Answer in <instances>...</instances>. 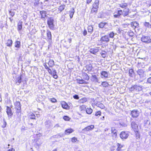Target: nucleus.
Returning <instances> with one entry per match:
<instances>
[{
    "instance_id": "a18cd8bd",
    "label": "nucleus",
    "mask_w": 151,
    "mask_h": 151,
    "mask_svg": "<svg viewBox=\"0 0 151 151\" xmlns=\"http://www.w3.org/2000/svg\"><path fill=\"white\" fill-rule=\"evenodd\" d=\"M86 109V107L85 105L81 106L79 107V110L81 111H84Z\"/></svg>"
},
{
    "instance_id": "0e129e2a",
    "label": "nucleus",
    "mask_w": 151,
    "mask_h": 151,
    "mask_svg": "<svg viewBox=\"0 0 151 151\" xmlns=\"http://www.w3.org/2000/svg\"><path fill=\"white\" fill-rule=\"evenodd\" d=\"M57 73L56 70L55 69H53L52 72V74L53 75L54 74H56Z\"/></svg>"
},
{
    "instance_id": "20e7f679",
    "label": "nucleus",
    "mask_w": 151,
    "mask_h": 151,
    "mask_svg": "<svg viewBox=\"0 0 151 151\" xmlns=\"http://www.w3.org/2000/svg\"><path fill=\"white\" fill-rule=\"evenodd\" d=\"M141 41L145 43H149L151 42V39L149 37L143 36L141 38Z\"/></svg>"
},
{
    "instance_id": "bf43d9fd",
    "label": "nucleus",
    "mask_w": 151,
    "mask_h": 151,
    "mask_svg": "<svg viewBox=\"0 0 151 151\" xmlns=\"http://www.w3.org/2000/svg\"><path fill=\"white\" fill-rule=\"evenodd\" d=\"M45 33V31L44 30L43 32H42V37L44 39H46V37L44 35Z\"/></svg>"
},
{
    "instance_id": "de8ad7c7",
    "label": "nucleus",
    "mask_w": 151,
    "mask_h": 151,
    "mask_svg": "<svg viewBox=\"0 0 151 151\" xmlns=\"http://www.w3.org/2000/svg\"><path fill=\"white\" fill-rule=\"evenodd\" d=\"M63 119L65 121H69L70 118L68 116H65L63 117Z\"/></svg>"
},
{
    "instance_id": "2f4dec72",
    "label": "nucleus",
    "mask_w": 151,
    "mask_h": 151,
    "mask_svg": "<svg viewBox=\"0 0 151 151\" xmlns=\"http://www.w3.org/2000/svg\"><path fill=\"white\" fill-rule=\"evenodd\" d=\"M87 101V99L86 98H83L79 100L78 102L80 103H84Z\"/></svg>"
},
{
    "instance_id": "bb28decb",
    "label": "nucleus",
    "mask_w": 151,
    "mask_h": 151,
    "mask_svg": "<svg viewBox=\"0 0 151 151\" xmlns=\"http://www.w3.org/2000/svg\"><path fill=\"white\" fill-rule=\"evenodd\" d=\"M119 6L120 7L122 8H124V9L125 8H127V4L126 3H122L121 4H119Z\"/></svg>"
},
{
    "instance_id": "4be33fe9",
    "label": "nucleus",
    "mask_w": 151,
    "mask_h": 151,
    "mask_svg": "<svg viewBox=\"0 0 151 151\" xmlns=\"http://www.w3.org/2000/svg\"><path fill=\"white\" fill-rule=\"evenodd\" d=\"M73 132H74V130L73 129L69 128L65 130V134L68 135L72 133Z\"/></svg>"
},
{
    "instance_id": "c9c22d12",
    "label": "nucleus",
    "mask_w": 151,
    "mask_h": 151,
    "mask_svg": "<svg viewBox=\"0 0 151 151\" xmlns=\"http://www.w3.org/2000/svg\"><path fill=\"white\" fill-rule=\"evenodd\" d=\"M50 67H52L54 65V62L53 60L50 59L48 63Z\"/></svg>"
},
{
    "instance_id": "393cba45",
    "label": "nucleus",
    "mask_w": 151,
    "mask_h": 151,
    "mask_svg": "<svg viewBox=\"0 0 151 151\" xmlns=\"http://www.w3.org/2000/svg\"><path fill=\"white\" fill-rule=\"evenodd\" d=\"M88 32L90 34H92L93 31V27L92 26H88L87 27Z\"/></svg>"
},
{
    "instance_id": "c85d7f7f",
    "label": "nucleus",
    "mask_w": 151,
    "mask_h": 151,
    "mask_svg": "<svg viewBox=\"0 0 151 151\" xmlns=\"http://www.w3.org/2000/svg\"><path fill=\"white\" fill-rule=\"evenodd\" d=\"M74 12L75 11L74 9H71L70 10L69 12V16L71 19L73 17V16L74 14Z\"/></svg>"
},
{
    "instance_id": "37998d69",
    "label": "nucleus",
    "mask_w": 151,
    "mask_h": 151,
    "mask_svg": "<svg viewBox=\"0 0 151 151\" xmlns=\"http://www.w3.org/2000/svg\"><path fill=\"white\" fill-rule=\"evenodd\" d=\"M86 68L87 69V70L89 71H91L92 69V67L91 65L90 64L88 65H87L86 66Z\"/></svg>"
},
{
    "instance_id": "4d7b16f0",
    "label": "nucleus",
    "mask_w": 151,
    "mask_h": 151,
    "mask_svg": "<svg viewBox=\"0 0 151 151\" xmlns=\"http://www.w3.org/2000/svg\"><path fill=\"white\" fill-rule=\"evenodd\" d=\"M73 98L75 99H79L78 96L76 94H75L73 96Z\"/></svg>"
},
{
    "instance_id": "39448f33",
    "label": "nucleus",
    "mask_w": 151,
    "mask_h": 151,
    "mask_svg": "<svg viewBox=\"0 0 151 151\" xmlns=\"http://www.w3.org/2000/svg\"><path fill=\"white\" fill-rule=\"evenodd\" d=\"M111 133L112 134V139H114L116 138L117 137V130L115 129V128L114 127H113L111 128Z\"/></svg>"
},
{
    "instance_id": "b1692460",
    "label": "nucleus",
    "mask_w": 151,
    "mask_h": 151,
    "mask_svg": "<svg viewBox=\"0 0 151 151\" xmlns=\"http://www.w3.org/2000/svg\"><path fill=\"white\" fill-rule=\"evenodd\" d=\"M22 28V24L19 22L18 24V30L19 33L20 34H22L21 29Z\"/></svg>"
},
{
    "instance_id": "f8f14e48",
    "label": "nucleus",
    "mask_w": 151,
    "mask_h": 151,
    "mask_svg": "<svg viewBox=\"0 0 151 151\" xmlns=\"http://www.w3.org/2000/svg\"><path fill=\"white\" fill-rule=\"evenodd\" d=\"M47 40L50 42L52 40V35L51 32L47 30L46 32Z\"/></svg>"
},
{
    "instance_id": "e433bc0d",
    "label": "nucleus",
    "mask_w": 151,
    "mask_h": 151,
    "mask_svg": "<svg viewBox=\"0 0 151 151\" xmlns=\"http://www.w3.org/2000/svg\"><path fill=\"white\" fill-rule=\"evenodd\" d=\"M131 25L132 26L134 27H137L138 26L139 24L136 22H133L131 23Z\"/></svg>"
},
{
    "instance_id": "1a4fd4ad",
    "label": "nucleus",
    "mask_w": 151,
    "mask_h": 151,
    "mask_svg": "<svg viewBox=\"0 0 151 151\" xmlns=\"http://www.w3.org/2000/svg\"><path fill=\"white\" fill-rule=\"evenodd\" d=\"M131 114L133 117H137L139 115L138 111L136 110H133L131 111Z\"/></svg>"
},
{
    "instance_id": "4468645a",
    "label": "nucleus",
    "mask_w": 151,
    "mask_h": 151,
    "mask_svg": "<svg viewBox=\"0 0 151 151\" xmlns=\"http://www.w3.org/2000/svg\"><path fill=\"white\" fill-rule=\"evenodd\" d=\"M15 108L18 111V112H20L21 110L20 104L19 102H16L15 103Z\"/></svg>"
},
{
    "instance_id": "f3484780",
    "label": "nucleus",
    "mask_w": 151,
    "mask_h": 151,
    "mask_svg": "<svg viewBox=\"0 0 151 151\" xmlns=\"http://www.w3.org/2000/svg\"><path fill=\"white\" fill-rule=\"evenodd\" d=\"M99 51V49L97 48H90L89 52L90 53L93 54H95Z\"/></svg>"
},
{
    "instance_id": "a878e982",
    "label": "nucleus",
    "mask_w": 151,
    "mask_h": 151,
    "mask_svg": "<svg viewBox=\"0 0 151 151\" xmlns=\"http://www.w3.org/2000/svg\"><path fill=\"white\" fill-rule=\"evenodd\" d=\"M82 76L83 78L86 80H88L89 79V77L88 74L85 72L83 73H82Z\"/></svg>"
},
{
    "instance_id": "f03ea898",
    "label": "nucleus",
    "mask_w": 151,
    "mask_h": 151,
    "mask_svg": "<svg viewBox=\"0 0 151 151\" xmlns=\"http://www.w3.org/2000/svg\"><path fill=\"white\" fill-rule=\"evenodd\" d=\"M54 20L52 17L49 18L47 20V23L48 27L52 30H53L54 29Z\"/></svg>"
},
{
    "instance_id": "a211bd4d",
    "label": "nucleus",
    "mask_w": 151,
    "mask_h": 151,
    "mask_svg": "<svg viewBox=\"0 0 151 151\" xmlns=\"http://www.w3.org/2000/svg\"><path fill=\"white\" fill-rule=\"evenodd\" d=\"M122 10H118L116 14L114 15V17L115 18H119L121 15H122Z\"/></svg>"
},
{
    "instance_id": "7ed1b4c3",
    "label": "nucleus",
    "mask_w": 151,
    "mask_h": 151,
    "mask_svg": "<svg viewBox=\"0 0 151 151\" xmlns=\"http://www.w3.org/2000/svg\"><path fill=\"white\" fill-rule=\"evenodd\" d=\"M142 89V86L135 85H133L131 87L129 88V90L131 91H141Z\"/></svg>"
},
{
    "instance_id": "412c9836",
    "label": "nucleus",
    "mask_w": 151,
    "mask_h": 151,
    "mask_svg": "<svg viewBox=\"0 0 151 151\" xmlns=\"http://www.w3.org/2000/svg\"><path fill=\"white\" fill-rule=\"evenodd\" d=\"M46 127H51L52 124L50 120H47L45 123Z\"/></svg>"
},
{
    "instance_id": "c03bdc74",
    "label": "nucleus",
    "mask_w": 151,
    "mask_h": 151,
    "mask_svg": "<svg viewBox=\"0 0 151 151\" xmlns=\"http://www.w3.org/2000/svg\"><path fill=\"white\" fill-rule=\"evenodd\" d=\"M101 85L103 86V87H108L109 85V83L106 82L104 81L101 84Z\"/></svg>"
},
{
    "instance_id": "dca6fc26",
    "label": "nucleus",
    "mask_w": 151,
    "mask_h": 151,
    "mask_svg": "<svg viewBox=\"0 0 151 151\" xmlns=\"http://www.w3.org/2000/svg\"><path fill=\"white\" fill-rule=\"evenodd\" d=\"M91 80L95 83H100L99 82V79L95 75H93L92 76L91 78Z\"/></svg>"
},
{
    "instance_id": "09e8293b",
    "label": "nucleus",
    "mask_w": 151,
    "mask_h": 151,
    "mask_svg": "<svg viewBox=\"0 0 151 151\" xmlns=\"http://www.w3.org/2000/svg\"><path fill=\"white\" fill-rule=\"evenodd\" d=\"M114 33L113 32H110L109 34V35L110 37L111 38H113L114 37Z\"/></svg>"
},
{
    "instance_id": "aec40b11",
    "label": "nucleus",
    "mask_w": 151,
    "mask_h": 151,
    "mask_svg": "<svg viewBox=\"0 0 151 151\" xmlns=\"http://www.w3.org/2000/svg\"><path fill=\"white\" fill-rule=\"evenodd\" d=\"M76 81L79 84H82L87 83L86 82L81 78H77Z\"/></svg>"
},
{
    "instance_id": "f257e3e1",
    "label": "nucleus",
    "mask_w": 151,
    "mask_h": 151,
    "mask_svg": "<svg viewBox=\"0 0 151 151\" xmlns=\"http://www.w3.org/2000/svg\"><path fill=\"white\" fill-rule=\"evenodd\" d=\"M99 1L98 0H95L94 3L93 4L92 8L91 10L92 13L97 12L99 8Z\"/></svg>"
},
{
    "instance_id": "2eb2a0df",
    "label": "nucleus",
    "mask_w": 151,
    "mask_h": 151,
    "mask_svg": "<svg viewBox=\"0 0 151 151\" xmlns=\"http://www.w3.org/2000/svg\"><path fill=\"white\" fill-rule=\"evenodd\" d=\"M94 128V126L93 125H91L90 126H88L85 128L83 129V131H89V130H92Z\"/></svg>"
},
{
    "instance_id": "ddd939ff",
    "label": "nucleus",
    "mask_w": 151,
    "mask_h": 151,
    "mask_svg": "<svg viewBox=\"0 0 151 151\" xmlns=\"http://www.w3.org/2000/svg\"><path fill=\"white\" fill-rule=\"evenodd\" d=\"M101 76L102 78H103L104 77L105 78H107L108 76V73L104 71H101Z\"/></svg>"
},
{
    "instance_id": "f704fd0d",
    "label": "nucleus",
    "mask_w": 151,
    "mask_h": 151,
    "mask_svg": "<svg viewBox=\"0 0 151 151\" xmlns=\"http://www.w3.org/2000/svg\"><path fill=\"white\" fill-rule=\"evenodd\" d=\"M86 110V113L88 114H91L93 111L92 109L90 108H87Z\"/></svg>"
},
{
    "instance_id": "c756f323",
    "label": "nucleus",
    "mask_w": 151,
    "mask_h": 151,
    "mask_svg": "<svg viewBox=\"0 0 151 151\" xmlns=\"http://www.w3.org/2000/svg\"><path fill=\"white\" fill-rule=\"evenodd\" d=\"M6 46L8 47H11L12 46V41L11 40H8L6 43Z\"/></svg>"
},
{
    "instance_id": "603ef678",
    "label": "nucleus",
    "mask_w": 151,
    "mask_h": 151,
    "mask_svg": "<svg viewBox=\"0 0 151 151\" xmlns=\"http://www.w3.org/2000/svg\"><path fill=\"white\" fill-rule=\"evenodd\" d=\"M9 14L12 17H13L15 14L14 12L13 11H9Z\"/></svg>"
},
{
    "instance_id": "ea45409f",
    "label": "nucleus",
    "mask_w": 151,
    "mask_h": 151,
    "mask_svg": "<svg viewBox=\"0 0 151 151\" xmlns=\"http://www.w3.org/2000/svg\"><path fill=\"white\" fill-rule=\"evenodd\" d=\"M65 7V6L64 5H61L58 8V11H59V12H61L64 9Z\"/></svg>"
},
{
    "instance_id": "0eeeda50",
    "label": "nucleus",
    "mask_w": 151,
    "mask_h": 151,
    "mask_svg": "<svg viewBox=\"0 0 151 151\" xmlns=\"http://www.w3.org/2000/svg\"><path fill=\"white\" fill-rule=\"evenodd\" d=\"M101 42H109V36L107 35H105L102 36L100 40Z\"/></svg>"
},
{
    "instance_id": "49530a36",
    "label": "nucleus",
    "mask_w": 151,
    "mask_h": 151,
    "mask_svg": "<svg viewBox=\"0 0 151 151\" xmlns=\"http://www.w3.org/2000/svg\"><path fill=\"white\" fill-rule=\"evenodd\" d=\"M49 99L52 103H55L57 101V100L54 98H50Z\"/></svg>"
},
{
    "instance_id": "338daca9",
    "label": "nucleus",
    "mask_w": 151,
    "mask_h": 151,
    "mask_svg": "<svg viewBox=\"0 0 151 151\" xmlns=\"http://www.w3.org/2000/svg\"><path fill=\"white\" fill-rule=\"evenodd\" d=\"M136 136L137 138H140V136L139 133H137L136 134Z\"/></svg>"
},
{
    "instance_id": "6e6552de",
    "label": "nucleus",
    "mask_w": 151,
    "mask_h": 151,
    "mask_svg": "<svg viewBox=\"0 0 151 151\" xmlns=\"http://www.w3.org/2000/svg\"><path fill=\"white\" fill-rule=\"evenodd\" d=\"M132 127L135 132H137L138 127L137 124L134 122H132L131 123Z\"/></svg>"
},
{
    "instance_id": "774afa93",
    "label": "nucleus",
    "mask_w": 151,
    "mask_h": 151,
    "mask_svg": "<svg viewBox=\"0 0 151 151\" xmlns=\"http://www.w3.org/2000/svg\"><path fill=\"white\" fill-rule=\"evenodd\" d=\"M7 151H15V150L13 148H12L9 149Z\"/></svg>"
},
{
    "instance_id": "9b49d317",
    "label": "nucleus",
    "mask_w": 151,
    "mask_h": 151,
    "mask_svg": "<svg viewBox=\"0 0 151 151\" xmlns=\"http://www.w3.org/2000/svg\"><path fill=\"white\" fill-rule=\"evenodd\" d=\"M129 9L128 8H124L123 11L122 10V15L125 16L128 14Z\"/></svg>"
},
{
    "instance_id": "6e6d98bb",
    "label": "nucleus",
    "mask_w": 151,
    "mask_h": 151,
    "mask_svg": "<svg viewBox=\"0 0 151 151\" xmlns=\"http://www.w3.org/2000/svg\"><path fill=\"white\" fill-rule=\"evenodd\" d=\"M87 34V31L86 30L84 29V30L83 33V35L84 36H86Z\"/></svg>"
},
{
    "instance_id": "9d476101",
    "label": "nucleus",
    "mask_w": 151,
    "mask_h": 151,
    "mask_svg": "<svg viewBox=\"0 0 151 151\" xmlns=\"http://www.w3.org/2000/svg\"><path fill=\"white\" fill-rule=\"evenodd\" d=\"M6 112L9 117L10 116H11L13 115V113L12 112L11 109L9 106H7L6 107Z\"/></svg>"
},
{
    "instance_id": "423d86ee",
    "label": "nucleus",
    "mask_w": 151,
    "mask_h": 151,
    "mask_svg": "<svg viewBox=\"0 0 151 151\" xmlns=\"http://www.w3.org/2000/svg\"><path fill=\"white\" fill-rule=\"evenodd\" d=\"M129 135V134L128 132H122L120 134V138L122 139H127Z\"/></svg>"
},
{
    "instance_id": "8fccbe9b",
    "label": "nucleus",
    "mask_w": 151,
    "mask_h": 151,
    "mask_svg": "<svg viewBox=\"0 0 151 151\" xmlns=\"http://www.w3.org/2000/svg\"><path fill=\"white\" fill-rule=\"evenodd\" d=\"M4 123L3 125L2 126V128H5L6 127V121H5L4 119H3Z\"/></svg>"
},
{
    "instance_id": "473e14b6",
    "label": "nucleus",
    "mask_w": 151,
    "mask_h": 151,
    "mask_svg": "<svg viewBox=\"0 0 151 151\" xmlns=\"http://www.w3.org/2000/svg\"><path fill=\"white\" fill-rule=\"evenodd\" d=\"M116 146L117 147L116 149L117 151H119L121 150V148L123 147V145L117 143L116 144Z\"/></svg>"
},
{
    "instance_id": "13d9d810",
    "label": "nucleus",
    "mask_w": 151,
    "mask_h": 151,
    "mask_svg": "<svg viewBox=\"0 0 151 151\" xmlns=\"http://www.w3.org/2000/svg\"><path fill=\"white\" fill-rule=\"evenodd\" d=\"M101 113L100 111H99L97 112H96L95 114V116H100L101 115Z\"/></svg>"
},
{
    "instance_id": "72a5a7b5",
    "label": "nucleus",
    "mask_w": 151,
    "mask_h": 151,
    "mask_svg": "<svg viewBox=\"0 0 151 151\" xmlns=\"http://www.w3.org/2000/svg\"><path fill=\"white\" fill-rule=\"evenodd\" d=\"M137 73L140 76V77H141L142 76V75L144 73V71L142 70L139 69L137 71Z\"/></svg>"
},
{
    "instance_id": "5701e85b",
    "label": "nucleus",
    "mask_w": 151,
    "mask_h": 151,
    "mask_svg": "<svg viewBox=\"0 0 151 151\" xmlns=\"http://www.w3.org/2000/svg\"><path fill=\"white\" fill-rule=\"evenodd\" d=\"M62 107L64 109H67L68 107V104L64 101H62L61 103Z\"/></svg>"
},
{
    "instance_id": "58836bf2",
    "label": "nucleus",
    "mask_w": 151,
    "mask_h": 151,
    "mask_svg": "<svg viewBox=\"0 0 151 151\" xmlns=\"http://www.w3.org/2000/svg\"><path fill=\"white\" fill-rule=\"evenodd\" d=\"M107 52L104 51H102L101 52L100 54L101 55L102 57L103 58H105L106 57V55L107 54Z\"/></svg>"
},
{
    "instance_id": "a19ab883",
    "label": "nucleus",
    "mask_w": 151,
    "mask_h": 151,
    "mask_svg": "<svg viewBox=\"0 0 151 151\" xmlns=\"http://www.w3.org/2000/svg\"><path fill=\"white\" fill-rule=\"evenodd\" d=\"M129 76L130 77H133L134 74V70L133 69H129Z\"/></svg>"
},
{
    "instance_id": "79ce46f5",
    "label": "nucleus",
    "mask_w": 151,
    "mask_h": 151,
    "mask_svg": "<svg viewBox=\"0 0 151 151\" xmlns=\"http://www.w3.org/2000/svg\"><path fill=\"white\" fill-rule=\"evenodd\" d=\"M40 13L42 17L44 18L46 16V12L44 11H41Z\"/></svg>"
},
{
    "instance_id": "6ab92c4d",
    "label": "nucleus",
    "mask_w": 151,
    "mask_h": 151,
    "mask_svg": "<svg viewBox=\"0 0 151 151\" xmlns=\"http://www.w3.org/2000/svg\"><path fill=\"white\" fill-rule=\"evenodd\" d=\"M40 115L36 114L35 115L34 113H32L29 115L30 119H36V118H38L40 117Z\"/></svg>"
},
{
    "instance_id": "680f3d73",
    "label": "nucleus",
    "mask_w": 151,
    "mask_h": 151,
    "mask_svg": "<svg viewBox=\"0 0 151 151\" xmlns=\"http://www.w3.org/2000/svg\"><path fill=\"white\" fill-rule=\"evenodd\" d=\"M53 77L55 79H57L58 78V76L56 74H54L53 75Z\"/></svg>"
},
{
    "instance_id": "5fc2aeb1",
    "label": "nucleus",
    "mask_w": 151,
    "mask_h": 151,
    "mask_svg": "<svg viewBox=\"0 0 151 151\" xmlns=\"http://www.w3.org/2000/svg\"><path fill=\"white\" fill-rule=\"evenodd\" d=\"M99 107L102 109L104 108L105 107L104 105L102 104H99Z\"/></svg>"
},
{
    "instance_id": "e2e57ef3",
    "label": "nucleus",
    "mask_w": 151,
    "mask_h": 151,
    "mask_svg": "<svg viewBox=\"0 0 151 151\" xmlns=\"http://www.w3.org/2000/svg\"><path fill=\"white\" fill-rule=\"evenodd\" d=\"M47 71L48 73L50 74H52V71L51 69H50L49 68L47 69Z\"/></svg>"
},
{
    "instance_id": "cd10ccee",
    "label": "nucleus",
    "mask_w": 151,
    "mask_h": 151,
    "mask_svg": "<svg viewBox=\"0 0 151 151\" xmlns=\"http://www.w3.org/2000/svg\"><path fill=\"white\" fill-rule=\"evenodd\" d=\"M22 81V77L21 76L18 77L16 80V83L17 85H19Z\"/></svg>"
},
{
    "instance_id": "4c0bfd02",
    "label": "nucleus",
    "mask_w": 151,
    "mask_h": 151,
    "mask_svg": "<svg viewBox=\"0 0 151 151\" xmlns=\"http://www.w3.org/2000/svg\"><path fill=\"white\" fill-rule=\"evenodd\" d=\"M107 24V23L101 22L99 24V27L102 28L104 27V25Z\"/></svg>"
},
{
    "instance_id": "3c124183",
    "label": "nucleus",
    "mask_w": 151,
    "mask_h": 151,
    "mask_svg": "<svg viewBox=\"0 0 151 151\" xmlns=\"http://www.w3.org/2000/svg\"><path fill=\"white\" fill-rule=\"evenodd\" d=\"M77 140V139L75 137H73L71 139V141L73 142H75Z\"/></svg>"
},
{
    "instance_id": "69168bd1",
    "label": "nucleus",
    "mask_w": 151,
    "mask_h": 151,
    "mask_svg": "<svg viewBox=\"0 0 151 151\" xmlns=\"http://www.w3.org/2000/svg\"><path fill=\"white\" fill-rule=\"evenodd\" d=\"M92 0H86V4H89L92 1Z\"/></svg>"
},
{
    "instance_id": "052dcab7",
    "label": "nucleus",
    "mask_w": 151,
    "mask_h": 151,
    "mask_svg": "<svg viewBox=\"0 0 151 151\" xmlns=\"http://www.w3.org/2000/svg\"><path fill=\"white\" fill-rule=\"evenodd\" d=\"M147 83H151V77L148 78Z\"/></svg>"
},
{
    "instance_id": "864d4df0",
    "label": "nucleus",
    "mask_w": 151,
    "mask_h": 151,
    "mask_svg": "<svg viewBox=\"0 0 151 151\" xmlns=\"http://www.w3.org/2000/svg\"><path fill=\"white\" fill-rule=\"evenodd\" d=\"M150 24L149 23V22H145L144 24V25L146 27H150Z\"/></svg>"
},
{
    "instance_id": "7c9ffc66",
    "label": "nucleus",
    "mask_w": 151,
    "mask_h": 151,
    "mask_svg": "<svg viewBox=\"0 0 151 151\" xmlns=\"http://www.w3.org/2000/svg\"><path fill=\"white\" fill-rule=\"evenodd\" d=\"M21 43L20 41H16L15 42V47H16L19 48L21 46Z\"/></svg>"
}]
</instances>
